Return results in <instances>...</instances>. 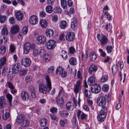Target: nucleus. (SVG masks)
Returning a JSON list of instances; mask_svg holds the SVG:
<instances>
[{"label":"nucleus","mask_w":129,"mask_h":129,"mask_svg":"<svg viewBox=\"0 0 129 129\" xmlns=\"http://www.w3.org/2000/svg\"><path fill=\"white\" fill-rule=\"evenodd\" d=\"M107 103L108 101L106 100V98L105 97L101 96L97 99L98 105L99 106L102 107L101 110L97 117L98 120L99 121H103L105 119L107 109V107L106 106Z\"/></svg>","instance_id":"1"},{"label":"nucleus","mask_w":129,"mask_h":129,"mask_svg":"<svg viewBox=\"0 0 129 129\" xmlns=\"http://www.w3.org/2000/svg\"><path fill=\"white\" fill-rule=\"evenodd\" d=\"M45 79L46 84L45 85L43 83H40L39 87L40 92L45 94L47 91L49 92L52 89L51 82L49 77L48 76H46Z\"/></svg>","instance_id":"2"},{"label":"nucleus","mask_w":129,"mask_h":129,"mask_svg":"<svg viewBox=\"0 0 129 129\" xmlns=\"http://www.w3.org/2000/svg\"><path fill=\"white\" fill-rule=\"evenodd\" d=\"M67 94L65 92L63 89L62 88L59 91L58 95L56 98V101L59 106H60L62 105L64 103V100L67 99Z\"/></svg>","instance_id":"3"},{"label":"nucleus","mask_w":129,"mask_h":129,"mask_svg":"<svg viewBox=\"0 0 129 129\" xmlns=\"http://www.w3.org/2000/svg\"><path fill=\"white\" fill-rule=\"evenodd\" d=\"M56 44V41L53 40H49L46 43V46L48 49L52 50L55 47Z\"/></svg>","instance_id":"4"},{"label":"nucleus","mask_w":129,"mask_h":129,"mask_svg":"<svg viewBox=\"0 0 129 129\" xmlns=\"http://www.w3.org/2000/svg\"><path fill=\"white\" fill-rule=\"evenodd\" d=\"M97 38L98 40L100 41L102 44L105 45L107 43L108 39L106 36L103 35H100L98 34L97 36Z\"/></svg>","instance_id":"5"},{"label":"nucleus","mask_w":129,"mask_h":129,"mask_svg":"<svg viewBox=\"0 0 129 129\" xmlns=\"http://www.w3.org/2000/svg\"><path fill=\"white\" fill-rule=\"evenodd\" d=\"M56 72L57 74L59 75L62 77H65L67 76V73L65 71H63V69L61 66H59L57 69Z\"/></svg>","instance_id":"6"},{"label":"nucleus","mask_w":129,"mask_h":129,"mask_svg":"<svg viewBox=\"0 0 129 129\" xmlns=\"http://www.w3.org/2000/svg\"><path fill=\"white\" fill-rule=\"evenodd\" d=\"M21 63L22 65L25 67H29L31 63L30 59L27 57L23 58L21 60Z\"/></svg>","instance_id":"7"},{"label":"nucleus","mask_w":129,"mask_h":129,"mask_svg":"<svg viewBox=\"0 0 129 129\" xmlns=\"http://www.w3.org/2000/svg\"><path fill=\"white\" fill-rule=\"evenodd\" d=\"M101 90V87L99 84H95L92 85L91 90V91L94 93H97L100 92Z\"/></svg>","instance_id":"8"},{"label":"nucleus","mask_w":129,"mask_h":129,"mask_svg":"<svg viewBox=\"0 0 129 129\" xmlns=\"http://www.w3.org/2000/svg\"><path fill=\"white\" fill-rule=\"evenodd\" d=\"M77 115L78 118L79 119L80 117V119L82 120H86L87 119V115L82 112L80 110H79L77 112Z\"/></svg>","instance_id":"9"},{"label":"nucleus","mask_w":129,"mask_h":129,"mask_svg":"<svg viewBox=\"0 0 129 129\" xmlns=\"http://www.w3.org/2000/svg\"><path fill=\"white\" fill-rule=\"evenodd\" d=\"M45 53V51L43 49H39L35 48L33 50V54L34 56H36L38 55L42 56Z\"/></svg>","instance_id":"10"},{"label":"nucleus","mask_w":129,"mask_h":129,"mask_svg":"<svg viewBox=\"0 0 129 129\" xmlns=\"http://www.w3.org/2000/svg\"><path fill=\"white\" fill-rule=\"evenodd\" d=\"M35 46L34 45H31L29 42H26L25 44L23 47V51L24 53L26 54L29 52L30 48H32V46Z\"/></svg>","instance_id":"11"},{"label":"nucleus","mask_w":129,"mask_h":129,"mask_svg":"<svg viewBox=\"0 0 129 129\" xmlns=\"http://www.w3.org/2000/svg\"><path fill=\"white\" fill-rule=\"evenodd\" d=\"M38 18L35 15H33L31 16L29 18V22L32 25H34L38 23Z\"/></svg>","instance_id":"12"},{"label":"nucleus","mask_w":129,"mask_h":129,"mask_svg":"<svg viewBox=\"0 0 129 129\" xmlns=\"http://www.w3.org/2000/svg\"><path fill=\"white\" fill-rule=\"evenodd\" d=\"M75 37V34L73 32H68L66 35V39L69 41H73Z\"/></svg>","instance_id":"13"},{"label":"nucleus","mask_w":129,"mask_h":129,"mask_svg":"<svg viewBox=\"0 0 129 129\" xmlns=\"http://www.w3.org/2000/svg\"><path fill=\"white\" fill-rule=\"evenodd\" d=\"M15 16L16 18L18 21L21 20L23 18V15L22 12L19 11H16Z\"/></svg>","instance_id":"14"},{"label":"nucleus","mask_w":129,"mask_h":129,"mask_svg":"<svg viewBox=\"0 0 129 129\" xmlns=\"http://www.w3.org/2000/svg\"><path fill=\"white\" fill-rule=\"evenodd\" d=\"M25 117V116L23 114L19 115L17 117L16 122L18 124L24 121Z\"/></svg>","instance_id":"15"},{"label":"nucleus","mask_w":129,"mask_h":129,"mask_svg":"<svg viewBox=\"0 0 129 129\" xmlns=\"http://www.w3.org/2000/svg\"><path fill=\"white\" fill-rule=\"evenodd\" d=\"M46 38L43 36H40L37 38L36 39L37 44H43L45 41Z\"/></svg>","instance_id":"16"},{"label":"nucleus","mask_w":129,"mask_h":129,"mask_svg":"<svg viewBox=\"0 0 129 129\" xmlns=\"http://www.w3.org/2000/svg\"><path fill=\"white\" fill-rule=\"evenodd\" d=\"M19 30V26L16 24L13 25L11 28V33L12 34H15L17 33Z\"/></svg>","instance_id":"17"},{"label":"nucleus","mask_w":129,"mask_h":129,"mask_svg":"<svg viewBox=\"0 0 129 129\" xmlns=\"http://www.w3.org/2000/svg\"><path fill=\"white\" fill-rule=\"evenodd\" d=\"M77 20L76 18H73L72 19L71 23V27L72 29L75 30L77 28Z\"/></svg>","instance_id":"18"},{"label":"nucleus","mask_w":129,"mask_h":129,"mask_svg":"<svg viewBox=\"0 0 129 129\" xmlns=\"http://www.w3.org/2000/svg\"><path fill=\"white\" fill-rule=\"evenodd\" d=\"M20 64L19 63H16L13 65L12 68L13 72L15 73H17L18 72V69L21 68Z\"/></svg>","instance_id":"19"},{"label":"nucleus","mask_w":129,"mask_h":129,"mask_svg":"<svg viewBox=\"0 0 129 129\" xmlns=\"http://www.w3.org/2000/svg\"><path fill=\"white\" fill-rule=\"evenodd\" d=\"M98 68L97 66L94 64L91 65L88 71L90 74H92L93 72H95L97 71Z\"/></svg>","instance_id":"20"},{"label":"nucleus","mask_w":129,"mask_h":129,"mask_svg":"<svg viewBox=\"0 0 129 129\" xmlns=\"http://www.w3.org/2000/svg\"><path fill=\"white\" fill-rule=\"evenodd\" d=\"M9 109L5 110H2V112L3 113H4L5 112V114L4 115L2 116L3 119L5 120H6L10 117V114L9 113Z\"/></svg>","instance_id":"21"},{"label":"nucleus","mask_w":129,"mask_h":129,"mask_svg":"<svg viewBox=\"0 0 129 129\" xmlns=\"http://www.w3.org/2000/svg\"><path fill=\"white\" fill-rule=\"evenodd\" d=\"M45 34L47 37H50L53 35L54 32L52 29H47L45 31Z\"/></svg>","instance_id":"22"},{"label":"nucleus","mask_w":129,"mask_h":129,"mask_svg":"<svg viewBox=\"0 0 129 129\" xmlns=\"http://www.w3.org/2000/svg\"><path fill=\"white\" fill-rule=\"evenodd\" d=\"M21 96L22 99L24 100L29 98L28 93L25 91H23L21 92Z\"/></svg>","instance_id":"23"},{"label":"nucleus","mask_w":129,"mask_h":129,"mask_svg":"<svg viewBox=\"0 0 129 129\" xmlns=\"http://www.w3.org/2000/svg\"><path fill=\"white\" fill-rule=\"evenodd\" d=\"M5 97L2 96L0 97V108H3L5 106Z\"/></svg>","instance_id":"24"},{"label":"nucleus","mask_w":129,"mask_h":129,"mask_svg":"<svg viewBox=\"0 0 129 129\" xmlns=\"http://www.w3.org/2000/svg\"><path fill=\"white\" fill-rule=\"evenodd\" d=\"M66 108L68 110L71 111L73 110L74 108L72 103L70 102H67L66 104Z\"/></svg>","instance_id":"25"},{"label":"nucleus","mask_w":129,"mask_h":129,"mask_svg":"<svg viewBox=\"0 0 129 129\" xmlns=\"http://www.w3.org/2000/svg\"><path fill=\"white\" fill-rule=\"evenodd\" d=\"M69 62L70 64L72 65H76L77 64V59L75 57H71L69 60Z\"/></svg>","instance_id":"26"},{"label":"nucleus","mask_w":129,"mask_h":129,"mask_svg":"<svg viewBox=\"0 0 129 129\" xmlns=\"http://www.w3.org/2000/svg\"><path fill=\"white\" fill-rule=\"evenodd\" d=\"M95 78L93 76L90 77L88 80V83L89 85H91L95 81Z\"/></svg>","instance_id":"27"},{"label":"nucleus","mask_w":129,"mask_h":129,"mask_svg":"<svg viewBox=\"0 0 129 129\" xmlns=\"http://www.w3.org/2000/svg\"><path fill=\"white\" fill-rule=\"evenodd\" d=\"M108 77L107 74H103L101 78V81L102 83L105 82L108 80Z\"/></svg>","instance_id":"28"},{"label":"nucleus","mask_w":129,"mask_h":129,"mask_svg":"<svg viewBox=\"0 0 129 129\" xmlns=\"http://www.w3.org/2000/svg\"><path fill=\"white\" fill-rule=\"evenodd\" d=\"M67 25V22L64 20H62L60 23V27L62 29H65Z\"/></svg>","instance_id":"29"},{"label":"nucleus","mask_w":129,"mask_h":129,"mask_svg":"<svg viewBox=\"0 0 129 129\" xmlns=\"http://www.w3.org/2000/svg\"><path fill=\"white\" fill-rule=\"evenodd\" d=\"M90 58L92 61L95 60L96 58V54L94 52H91L90 53Z\"/></svg>","instance_id":"30"},{"label":"nucleus","mask_w":129,"mask_h":129,"mask_svg":"<svg viewBox=\"0 0 129 129\" xmlns=\"http://www.w3.org/2000/svg\"><path fill=\"white\" fill-rule=\"evenodd\" d=\"M39 122L41 126L43 127L46 125L47 123L46 119L45 118H42L40 120Z\"/></svg>","instance_id":"31"},{"label":"nucleus","mask_w":129,"mask_h":129,"mask_svg":"<svg viewBox=\"0 0 129 129\" xmlns=\"http://www.w3.org/2000/svg\"><path fill=\"white\" fill-rule=\"evenodd\" d=\"M40 24L43 28H46L47 25L46 21L43 19H41L40 21Z\"/></svg>","instance_id":"32"},{"label":"nucleus","mask_w":129,"mask_h":129,"mask_svg":"<svg viewBox=\"0 0 129 129\" xmlns=\"http://www.w3.org/2000/svg\"><path fill=\"white\" fill-rule=\"evenodd\" d=\"M7 59L5 56H3L0 59V67H2L5 64L6 62Z\"/></svg>","instance_id":"33"},{"label":"nucleus","mask_w":129,"mask_h":129,"mask_svg":"<svg viewBox=\"0 0 129 129\" xmlns=\"http://www.w3.org/2000/svg\"><path fill=\"white\" fill-rule=\"evenodd\" d=\"M8 33V32L7 29V26L6 25L3 26L1 30V34L2 35H7Z\"/></svg>","instance_id":"34"},{"label":"nucleus","mask_w":129,"mask_h":129,"mask_svg":"<svg viewBox=\"0 0 129 129\" xmlns=\"http://www.w3.org/2000/svg\"><path fill=\"white\" fill-rule=\"evenodd\" d=\"M60 115L62 116L65 117L69 116V112L67 111L63 110L59 112Z\"/></svg>","instance_id":"35"},{"label":"nucleus","mask_w":129,"mask_h":129,"mask_svg":"<svg viewBox=\"0 0 129 129\" xmlns=\"http://www.w3.org/2000/svg\"><path fill=\"white\" fill-rule=\"evenodd\" d=\"M45 54L42 55H43V60L45 61L48 62L50 60V55L48 54Z\"/></svg>","instance_id":"36"},{"label":"nucleus","mask_w":129,"mask_h":129,"mask_svg":"<svg viewBox=\"0 0 129 129\" xmlns=\"http://www.w3.org/2000/svg\"><path fill=\"white\" fill-rule=\"evenodd\" d=\"M84 94L85 97L87 98H91L90 92L89 90L85 89L84 90Z\"/></svg>","instance_id":"37"},{"label":"nucleus","mask_w":129,"mask_h":129,"mask_svg":"<svg viewBox=\"0 0 129 129\" xmlns=\"http://www.w3.org/2000/svg\"><path fill=\"white\" fill-rule=\"evenodd\" d=\"M52 7L50 5L46 6L45 8V10L46 12L49 13H51L52 11Z\"/></svg>","instance_id":"38"},{"label":"nucleus","mask_w":129,"mask_h":129,"mask_svg":"<svg viewBox=\"0 0 129 129\" xmlns=\"http://www.w3.org/2000/svg\"><path fill=\"white\" fill-rule=\"evenodd\" d=\"M69 122L66 119H60L59 120V123L62 126H64L65 123L68 124Z\"/></svg>","instance_id":"39"},{"label":"nucleus","mask_w":129,"mask_h":129,"mask_svg":"<svg viewBox=\"0 0 129 129\" xmlns=\"http://www.w3.org/2000/svg\"><path fill=\"white\" fill-rule=\"evenodd\" d=\"M109 89V86L107 84H104L102 87V90L104 92H107L108 91Z\"/></svg>","instance_id":"40"},{"label":"nucleus","mask_w":129,"mask_h":129,"mask_svg":"<svg viewBox=\"0 0 129 129\" xmlns=\"http://www.w3.org/2000/svg\"><path fill=\"white\" fill-rule=\"evenodd\" d=\"M61 7L63 9H65L67 8L66 0H60Z\"/></svg>","instance_id":"41"},{"label":"nucleus","mask_w":129,"mask_h":129,"mask_svg":"<svg viewBox=\"0 0 129 129\" xmlns=\"http://www.w3.org/2000/svg\"><path fill=\"white\" fill-rule=\"evenodd\" d=\"M6 48L4 46H0V54H3L6 52Z\"/></svg>","instance_id":"42"},{"label":"nucleus","mask_w":129,"mask_h":129,"mask_svg":"<svg viewBox=\"0 0 129 129\" xmlns=\"http://www.w3.org/2000/svg\"><path fill=\"white\" fill-rule=\"evenodd\" d=\"M27 71L26 69L21 70L19 71V74L21 76L25 75L27 73Z\"/></svg>","instance_id":"43"},{"label":"nucleus","mask_w":129,"mask_h":129,"mask_svg":"<svg viewBox=\"0 0 129 129\" xmlns=\"http://www.w3.org/2000/svg\"><path fill=\"white\" fill-rule=\"evenodd\" d=\"M50 116L52 120L58 121L59 119V118L57 117L56 115L53 114H50Z\"/></svg>","instance_id":"44"},{"label":"nucleus","mask_w":129,"mask_h":129,"mask_svg":"<svg viewBox=\"0 0 129 129\" xmlns=\"http://www.w3.org/2000/svg\"><path fill=\"white\" fill-rule=\"evenodd\" d=\"M7 18L5 16H0V22L3 23L5 22L7 19Z\"/></svg>","instance_id":"45"},{"label":"nucleus","mask_w":129,"mask_h":129,"mask_svg":"<svg viewBox=\"0 0 129 129\" xmlns=\"http://www.w3.org/2000/svg\"><path fill=\"white\" fill-rule=\"evenodd\" d=\"M6 97L8 99L9 102L11 103L12 101V95L9 93H8L6 95Z\"/></svg>","instance_id":"46"},{"label":"nucleus","mask_w":129,"mask_h":129,"mask_svg":"<svg viewBox=\"0 0 129 129\" xmlns=\"http://www.w3.org/2000/svg\"><path fill=\"white\" fill-rule=\"evenodd\" d=\"M9 21L10 24H13L15 23V20L14 17H10L9 19Z\"/></svg>","instance_id":"47"},{"label":"nucleus","mask_w":129,"mask_h":129,"mask_svg":"<svg viewBox=\"0 0 129 129\" xmlns=\"http://www.w3.org/2000/svg\"><path fill=\"white\" fill-rule=\"evenodd\" d=\"M30 122L29 121L25 119L23 121V127H26L28 126Z\"/></svg>","instance_id":"48"},{"label":"nucleus","mask_w":129,"mask_h":129,"mask_svg":"<svg viewBox=\"0 0 129 129\" xmlns=\"http://www.w3.org/2000/svg\"><path fill=\"white\" fill-rule=\"evenodd\" d=\"M55 68L54 66H51L49 67L48 70V72L49 73L52 74L53 72L54 71Z\"/></svg>","instance_id":"49"},{"label":"nucleus","mask_w":129,"mask_h":129,"mask_svg":"<svg viewBox=\"0 0 129 129\" xmlns=\"http://www.w3.org/2000/svg\"><path fill=\"white\" fill-rule=\"evenodd\" d=\"M15 48L13 44H11L10 45L9 50L11 52H14L15 50Z\"/></svg>","instance_id":"50"},{"label":"nucleus","mask_w":129,"mask_h":129,"mask_svg":"<svg viewBox=\"0 0 129 129\" xmlns=\"http://www.w3.org/2000/svg\"><path fill=\"white\" fill-rule=\"evenodd\" d=\"M28 32V28L27 27H23L22 28L21 32L23 34H26Z\"/></svg>","instance_id":"51"},{"label":"nucleus","mask_w":129,"mask_h":129,"mask_svg":"<svg viewBox=\"0 0 129 129\" xmlns=\"http://www.w3.org/2000/svg\"><path fill=\"white\" fill-rule=\"evenodd\" d=\"M61 52L62 53L61 54L62 57L64 59H66L68 57L66 51L64 50H62Z\"/></svg>","instance_id":"52"},{"label":"nucleus","mask_w":129,"mask_h":129,"mask_svg":"<svg viewBox=\"0 0 129 129\" xmlns=\"http://www.w3.org/2000/svg\"><path fill=\"white\" fill-rule=\"evenodd\" d=\"M54 11L55 13H61L62 10L59 7H56L54 9Z\"/></svg>","instance_id":"53"},{"label":"nucleus","mask_w":129,"mask_h":129,"mask_svg":"<svg viewBox=\"0 0 129 129\" xmlns=\"http://www.w3.org/2000/svg\"><path fill=\"white\" fill-rule=\"evenodd\" d=\"M113 48L111 46H107L106 48L108 53H110L112 51Z\"/></svg>","instance_id":"54"},{"label":"nucleus","mask_w":129,"mask_h":129,"mask_svg":"<svg viewBox=\"0 0 129 129\" xmlns=\"http://www.w3.org/2000/svg\"><path fill=\"white\" fill-rule=\"evenodd\" d=\"M8 70V68L6 67H4L3 70L2 71V74L3 76H5Z\"/></svg>","instance_id":"55"},{"label":"nucleus","mask_w":129,"mask_h":129,"mask_svg":"<svg viewBox=\"0 0 129 129\" xmlns=\"http://www.w3.org/2000/svg\"><path fill=\"white\" fill-rule=\"evenodd\" d=\"M104 14L105 15L107 16V19L109 21L111 20V16L107 12H105Z\"/></svg>","instance_id":"56"},{"label":"nucleus","mask_w":129,"mask_h":129,"mask_svg":"<svg viewBox=\"0 0 129 129\" xmlns=\"http://www.w3.org/2000/svg\"><path fill=\"white\" fill-rule=\"evenodd\" d=\"M32 80L31 76L30 75H27L26 76L25 78V81L27 82L28 83Z\"/></svg>","instance_id":"57"},{"label":"nucleus","mask_w":129,"mask_h":129,"mask_svg":"<svg viewBox=\"0 0 129 129\" xmlns=\"http://www.w3.org/2000/svg\"><path fill=\"white\" fill-rule=\"evenodd\" d=\"M57 108L53 107L51 108L50 109V111L53 114L56 113L57 112Z\"/></svg>","instance_id":"58"},{"label":"nucleus","mask_w":129,"mask_h":129,"mask_svg":"<svg viewBox=\"0 0 129 129\" xmlns=\"http://www.w3.org/2000/svg\"><path fill=\"white\" fill-rule=\"evenodd\" d=\"M112 27L110 24H107L105 25L106 29L108 31H110L112 28Z\"/></svg>","instance_id":"59"},{"label":"nucleus","mask_w":129,"mask_h":129,"mask_svg":"<svg viewBox=\"0 0 129 129\" xmlns=\"http://www.w3.org/2000/svg\"><path fill=\"white\" fill-rule=\"evenodd\" d=\"M69 52L70 53L73 54L76 52L75 49L73 47H71L69 48Z\"/></svg>","instance_id":"60"},{"label":"nucleus","mask_w":129,"mask_h":129,"mask_svg":"<svg viewBox=\"0 0 129 129\" xmlns=\"http://www.w3.org/2000/svg\"><path fill=\"white\" fill-rule=\"evenodd\" d=\"M28 89L30 92L36 91L34 87L32 85L29 86L28 87Z\"/></svg>","instance_id":"61"},{"label":"nucleus","mask_w":129,"mask_h":129,"mask_svg":"<svg viewBox=\"0 0 129 129\" xmlns=\"http://www.w3.org/2000/svg\"><path fill=\"white\" fill-rule=\"evenodd\" d=\"M7 84L9 87L10 89H14V87L11 83L10 82H7Z\"/></svg>","instance_id":"62"},{"label":"nucleus","mask_w":129,"mask_h":129,"mask_svg":"<svg viewBox=\"0 0 129 129\" xmlns=\"http://www.w3.org/2000/svg\"><path fill=\"white\" fill-rule=\"evenodd\" d=\"M31 97L32 99H34L36 96V91L31 92Z\"/></svg>","instance_id":"63"},{"label":"nucleus","mask_w":129,"mask_h":129,"mask_svg":"<svg viewBox=\"0 0 129 129\" xmlns=\"http://www.w3.org/2000/svg\"><path fill=\"white\" fill-rule=\"evenodd\" d=\"M81 81L80 80H78L77 82L76 85H75V86L81 88Z\"/></svg>","instance_id":"64"}]
</instances>
